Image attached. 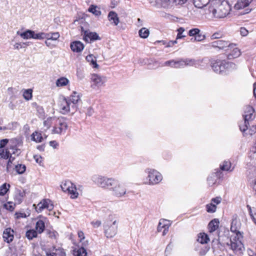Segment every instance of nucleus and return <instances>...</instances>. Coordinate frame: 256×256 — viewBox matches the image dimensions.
<instances>
[{"mask_svg": "<svg viewBox=\"0 0 256 256\" xmlns=\"http://www.w3.org/2000/svg\"><path fill=\"white\" fill-rule=\"evenodd\" d=\"M61 188L64 192H68L72 198H76L78 196V194L77 192L76 186L71 182L65 181L60 185Z\"/></svg>", "mask_w": 256, "mask_h": 256, "instance_id": "8", "label": "nucleus"}, {"mask_svg": "<svg viewBox=\"0 0 256 256\" xmlns=\"http://www.w3.org/2000/svg\"><path fill=\"white\" fill-rule=\"evenodd\" d=\"M15 169L18 174H22L26 171V166L24 164H18L15 166Z\"/></svg>", "mask_w": 256, "mask_h": 256, "instance_id": "37", "label": "nucleus"}, {"mask_svg": "<svg viewBox=\"0 0 256 256\" xmlns=\"http://www.w3.org/2000/svg\"><path fill=\"white\" fill-rule=\"evenodd\" d=\"M158 4H160L162 8L166 9L174 8L173 0H154Z\"/></svg>", "mask_w": 256, "mask_h": 256, "instance_id": "18", "label": "nucleus"}, {"mask_svg": "<svg viewBox=\"0 0 256 256\" xmlns=\"http://www.w3.org/2000/svg\"><path fill=\"white\" fill-rule=\"evenodd\" d=\"M32 90L31 89H28L24 90L23 94V96L25 100H28L32 98Z\"/></svg>", "mask_w": 256, "mask_h": 256, "instance_id": "39", "label": "nucleus"}, {"mask_svg": "<svg viewBox=\"0 0 256 256\" xmlns=\"http://www.w3.org/2000/svg\"><path fill=\"white\" fill-rule=\"evenodd\" d=\"M212 0H193L194 6L198 8H202L206 6L208 4L211 3Z\"/></svg>", "mask_w": 256, "mask_h": 256, "instance_id": "24", "label": "nucleus"}, {"mask_svg": "<svg viewBox=\"0 0 256 256\" xmlns=\"http://www.w3.org/2000/svg\"><path fill=\"white\" fill-rule=\"evenodd\" d=\"M68 125L66 120L64 117L58 118L56 120L54 126L52 130V133L62 134L66 132Z\"/></svg>", "mask_w": 256, "mask_h": 256, "instance_id": "7", "label": "nucleus"}, {"mask_svg": "<svg viewBox=\"0 0 256 256\" xmlns=\"http://www.w3.org/2000/svg\"><path fill=\"white\" fill-rule=\"evenodd\" d=\"M50 40H56L60 38V34L58 32L52 33Z\"/></svg>", "mask_w": 256, "mask_h": 256, "instance_id": "56", "label": "nucleus"}, {"mask_svg": "<svg viewBox=\"0 0 256 256\" xmlns=\"http://www.w3.org/2000/svg\"><path fill=\"white\" fill-rule=\"evenodd\" d=\"M178 34L176 36V40L180 39L183 38H184L186 36L182 35L183 32L184 31V28L182 27H180L177 30Z\"/></svg>", "mask_w": 256, "mask_h": 256, "instance_id": "48", "label": "nucleus"}, {"mask_svg": "<svg viewBox=\"0 0 256 256\" xmlns=\"http://www.w3.org/2000/svg\"><path fill=\"white\" fill-rule=\"evenodd\" d=\"M91 80L93 82L92 86L93 87L94 86L99 87L105 82L106 78L104 77H102L97 74H93L92 76Z\"/></svg>", "mask_w": 256, "mask_h": 256, "instance_id": "14", "label": "nucleus"}, {"mask_svg": "<svg viewBox=\"0 0 256 256\" xmlns=\"http://www.w3.org/2000/svg\"><path fill=\"white\" fill-rule=\"evenodd\" d=\"M220 222L218 218H214L211 220L208 224V228L210 232H212L217 230L219 226Z\"/></svg>", "mask_w": 256, "mask_h": 256, "instance_id": "23", "label": "nucleus"}, {"mask_svg": "<svg viewBox=\"0 0 256 256\" xmlns=\"http://www.w3.org/2000/svg\"><path fill=\"white\" fill-rule=\"evenodd\" d=\"M206 38V36L202 34L200 32L196 34V36L194 38H192L190 39V40L192 42H201L203 40H204Z\"/></svg>", "mask_w": 256, "mask_h": 256, "instance_id": "40", "label": "nucleus"}, {"mask_svg": "<svg viewBox=\"0 0 256 256\" xmlns=\"http://www.w3.org/2000/svg\"><path fill=\"white\" fill-rule=\"evenodd\" d=\"M68 80L66 78L62 77L57 80L56 85L58 86H65L68 84Z\"/></svg>", "mask_w": 256, "mask_h": 256, "instance_id": "34", "label": "nucleus"}, {"mask_svg": "<svg viewBox=\"0 0 256 256\" xmlns=\"http://www.w3.org/2000/svg\"><path fill=\"white\" fill-rule=\"evenodd\" d=\"M32 139L36 142H40L42 141V136L40 133L35 132L32 135Z\"/></svg>", "mask_w": 256, "mask_h": 256, "instance_id": "35", "label": "nucleus"}, {"mask_svg": "<svg viewBox=\"0 0 256 256\" xmlns=\"http://www.w3.org/2000/svg\"><path fill=\"white\" fill-rule=\"evenodd\" d=\"M209 240V238L206 234L200 233L198 234L197 241L200 244H207Z\"/></svg>", "mask_w": 256, "mask_h": 256, "instance_id": "27", "label": "nucleus"}, {"mask_svg": "<svg viewBox=\"0 0 256 256\" xmlns=\"http://www.w3.org/2000/svg\"><path fill=\"white\" fill-rule=\"evenodd\" d=\"M221 198L220 197H216V198H213L212 200V203L216 204H220L221 202Z\"/></svg>", "mask_w": 256, "mask_h": 256, "instance_id": "61", "label": "nucleus"}, {"mask_svg": "<svg viewBox=\"0 0 256 256\" xmlns=\"http://www.w3.org/2000/svg\"><path fill=\"white\" fill-rule=\"evenodd\" d=\"M60 112L63 114H73L78 109V106L71 104L68 100L65 97L62 98L58 104Z\"/></svg>", "mask_w": 256, "mask_h": 256, "instance_id": "5", "label": "nucleus"}, {"mask_svg": "<svg viewBox=\"0 0 256 256\" xmlns=\"http://www.w3.org/2000/svg\"><path fill=\"white\" fill-rule=\"evenodd\" d=\"M108 18L110 22L112 21V23H114L115 26H117L119 22V18L118 14L114 11H110L109 12L108 14Z\"/></svg>", "mask_w": 256, "mask_h": 256, "instance_id": "25", "label": "nucleus"}, {"mask_svg": "<svg viewBox=\"0 0 256 256\" xmlns=\"http://www.w3.org/2000/svg\"><path fill=\"white\" fill-rule=\"evenodd\" d=\"M34 37L32 38L36 40H42L44 39V32H40L38 34H36L34 32Z\"/></svg>", "mask_w": 256, "mask_h": 256, "instance_id": "53", "label": "nucleus"}, {"mask_svg": "<svg viewBox=\"0 0 256 256\" xmlns=\"http://www.w3.org/2000/svg\"><path fill=\"white\" fill-rule=\"evenodd\" d=\"M8 142V140L7 138L0 140V149L3 148Z\"/></svg>", "mask_w": 256, "mask_h": 256, "instance_id": "57", "label": "nucleus"}, {"mask_svg": "<svg viewBox=\"0 0 256 256\" xmlns=\"http://www.w3.org/2000/svg\"><path fill=\"white\" fill-rule=\"evenodd\" d=\"M185 66H194L196 64V60L194 59L186 58L184 59Z\"/></svg>", "mask_w": 256, "mask_h": 256, "instance_id": "44", "label": "nucleus"}, {"mask_svg": "<svg viewBox=\"0 0 256 256\" xmlns=\"http://www.w3.org/2000/svg\"><path fill=\"white\" fill-rule=\"evenodd\" d=\"M210 248L208 246H204L200 248L199 252V254L201 256H204L206 252L208 251Z\"/></svg>", "mask_w": 256, "mask_h": 256, "instance_id": "52", "label": "nucleus"}, {"mask_svg": "<svg viewBox=\"0 0 256 256\" xmlns=\"http://www.w3.org/2000/svg\"><path fill=\"white\" fill-rule=\"evenodd\" d=\"M226 52H228V59L236 58L240 55V50L236 47L235 44H234V47H233L231 50L230 49L229 50Z\"/></svg>", "mask_w": 256, "mask_h": 256, "instance_id": "20", "label": "nucleus"}, {"mask_svg": "<svg viewBox=\"0 0 256 256\" xmlns=\"http://www.w3.org/2000/svg\"><path fill=\"white\" fill-rule=\"evenodd\" d=\"M185 66V63L184 59H180L179 60H176V65H175V68H182Z\"/></svg>", "mask_w": 256, "mask_h": 256, "instance_id": "45", "label": "nucleus"}, {"mask_svg": "<svg viewBox=\"0 0 256 256\" xmlns=\"http://www.w3.org/2000/svg\"><path fill=\"white\" fill-rule=\"evenodd\" d=\"M34 158L37 163L40 164L42 163V158L40 156H34Z\"/></svg>", "mask_w": 256, "mask_h": 256, "instance_id": "63", "label": "nucleus"}, {"mask_svg": "<svg viewBox=\"0 0 256 256\" xmlns=\"http://www.w3.org/2000/svg\"><path fill=\"white\" fill-rule=\"evenodd\" d=\"M223 60H214L211 62V66L216 73L223 74Z\"/></svg>", "mask_w": 256, "mask_h": 256, "instance_id": "13", "label": "nucleus"}, {"mask_svg": "<svg viewBox=\"0 0 256 256\" xmlns=\"http://www.w3.org/2000/svg\"><path fill=\"white\" fill-rule=\"evenodd\" d=\"M49 237L52 238H56L58 234L56 232L53 230V231H50L48 232Z\"/></svg>", "mask_w": 256, "mask_h": 256, "instance_id": "58", "label": "nucleus"}, {"mask_svg": "<svg viewBox=\"0 0 256 256\" xmlns=\"http://www.w3.org/2000/svg\"><path fill=\"white\" fill-rule=\"evenodd\" d=\"M175 65H176V60H168L164 62L163 66H170L172 68H175Z\"/></svg>", "mask_w": 256, "mask_h": 256, "instance_id": "51", "label": "nucleus"}, {"mask_svg": "<svg viewBox=\"0 0 256 256\" xmlns=\"http://www.w3.org/2000/svg\"><path fill=\"white\" fill-rule=\"evenodd\" d=\"M242 239L241 234H237V236H232L230 238V248L236 254H241L244 250V244L242 242Z\"/></svg>", "mask_w": 256, "mask_h": 256, "instance_id": "6", "label": "nucleus"}, {"mask_svg": "<svg viewBox=\"0 0 256 256\" xmlns=\"http://www.w3.org/2000/svg\"><path fill=\"white\" fill-rule=\"evenodd\" d=\"M236 222L233 220L232 222L230 230L232 232H233L236 234L235 236H237V234H240V232L237 230V228L236 226Z\"/></svg>", "mask_w": 256, "mask_h": 256, "instance_id": "46", "label": "nucleus"}, {"mask_svg": "<svg viewBox=\"0 0 256 256\" xmlns=\"http://www.w3.org/2000/svg\"><path fill=\"white\" fill-rule=\"evenodd\" d=\"M100 40V37L95 32H85L84 36V40L88 42H90L92 41Z\"/></svg>", "mask_w": 256, "mask_h": 256, "instance_id": "15", "label": "nucleus"}, {"mask_svg": "<svg viewBox=\"0 0 256 256\" xmlns=\"http://www.w3.org/2000/svg\"><path fill=\"white\" fill-rule=\"evenodd\" d=\"M252 0H238L234 5V8L236 10H240L248 6Z\"/></svg>", "mask_w": 256, "mask_h": 256, "instance_id": "21", "label": "nucleus"}, {"mask_svg": "<svg viewBox=\"0 0 256 256\" xmlns=\"http://www.w3.org/2000/svg\"><path fill=\"white\" fill-rule=\"evenodd\" d=\"M162 16L172 21H176L178 19V18L166 13L163 14Z\"/></svg>", "mask_w": 256, "mask_h": 256, "instance_id": "50", "label": "nucleus"}, {"mask_svg": "<svg viewBox=\"0 0 256 256\" xmlns=\"http://www.w3.org/2000/svg\"><path fill=\"white\" fill-rule=\"evenodd\" d=\"M200 32V30L198 28L191 29L188 32V35L190 36H196V34Z\"/></svg>", "mask_w": 256, "mask_h": 256, "instance_id": "47", "label": "nucleus"}, {"mask_svg": "<svg viewBox=\"0 0 256 256\" xmlns=\"http://www.w3.org/2000/svg\"><path fill=\"white\" fill-rule=\"evenodd\" d=\"M88 11L97 16L101 14V12L97 10L96 7L94 6H91L88 8Z\"/></svg>", "mask_w": 256, "mask_h": 256, "instance_id": "43", "label": "nucleus"}, {"mask_svg": "<svg viewBox=\"0 0 256 256\" xmlns=\"http://www.w3.org/2000/svg\"><path fill=\"white\" fill-rule=\"evenodd\" d=\"M78 236L80 238V242H82L84 240V233L82 231H79L78 232Z\"/></svg>", "mask_w": 256, "mask_h": 256, "instance_id": "62", "label": "nucleus"}, {"mask_svg": "<svg viewBox=\"0 0 256 256\" xmlns=\"http://www.w3.org/2000/svg\"><path fill=\"white\" fill-rule=\"evenodd\" d=\"M70 48L74 52H80L84 50V45L80 41H75L71 43Z\"/></svg>", "mask_w": 256, "mask_h": 256, "instance_id": "19", "label": "nucleus"}, {"mask_svg": "<svg viewBox=\"0 0 256 256\" xmlns=\"http://www.w3.org/2000/svg\"><path fill=\"white\" fill-rule=\"evenodd\" d=\"M138 34L140 38H146L150 34V31L146 28H142L139 30Z\"/></svg>", "mask_w": 256, "mask_h": 256, "instance_id": "32", "label": "nucleus"}, {"mask_svg": "<svg viewBox=\"0 0 256 256\" xmlns=\"http://www.w3.org/2000/svg\"><path fill=\"white\" fill-rule=\"evenodd\" d=\"M222 36V34L221 32H217L214 33L212 36H211V39H218L220 38H221Z\"/></svg>", "mask_w": 256, "mask_h": 256, "instance_id": "55", "label": "nucleus"}, {"mask_svg": "<svg viewBox=\"0 0 256 256\" xmlns=\"http://www.w3.org/2000/svg\"><path fill=\"white\" fill-rule=\"evenodd\" d=\"M92 180L98 186L111 191L112 195L116 197L121 198L126 194L127 190L126 182L120 181L113 178L100 175L93 176Z\"/></svg>", "mask_w": 256, "mask_h": 256, "instance_id": "1", "label": "nucleus"}, {"mask_svg": "<svg viewBox=\"0 0 256 256\" xmlns=\"http://www.w3.org/2000/svg\"><path fill=\"white\" fill-rule=\"evenodd\" d=\"M48 208L51 210L54 208V205L52 204V201L49 199H44L39 202L36 209L38 212H41L44 208Z\"/></svg>", "mask_w": 256, "mask_h": 256, "instance_id": "12", "label": "nucleus"}, {"mask_svg": "<svg viewBox=\"0 0 256 256\" xmlns=\"http://www.w3.org/2000/svg\"><path fill=\"white\" fill-rule=\"evenodd\" d=\"M86 60L90 63L93 68H98V65L96 63V58L92 54H89L86 57Z\"/></svg>", "mask_w": 256, "mask_h": 256, "instance_id": "29", "label": "nucleus"}, {"mask_svg": "<svg viewBox=\"0 0 256 256\" xmlns=\"http://www.w3.org/2000/svg\"><path fill=\"white\" fill-rule=\"evenodd\" d=\"M231 10L228 2L225 0H212L208 10L217 18H225Z\"/></svg>", "mask_w": 256, "mask_h": 256, "instance_id": "2", "label": "nucleus"}, {"mask_svg": "<svg viewBox=\"0 0 256 256\" xmlns=\"http://www.w3.org/2000/svg\"><path fill=\"white\" fill-rule=\"evenodd\" d=\"M29 42H24L22 44H21L20 43H16L14 45V48L16 49H20V48H24L26 46L28 45Z\"/></svg>", "mask_w": 256, "mask_h": 256, "instance_id": "54", "label": "nucleus"}, {"mask_svg": "<svg viewBox=\"0 0 256 256\" xmlns=\"http://www.w3.org/2000/svg\"><path fill=\"white\" fill-rule=\"evenodd\" d=\"M174 8L176 6H182L186 3L188 0H173Z\"/></svg>", "mask_w": 256, "mask_h": 256, "instance_id": "49", "label": "nucleus"}, {"mask_svg": "<svg viewBox=\"0 0 256 256\" xmlns=\"http://www.w3.org/2000/svg\"><path fill=\"white\" fill-rule=\"evenodd\" d=\"M214 170L215 172L210 175L207 178L208 184L210 186H212L215 184H218L220 179L223 176L222 172L219 169H216Z\"/></svg>", "mask_w": 256, "mask_h": 256, "instance_id": "10", "label": "nucleus"}, {"mask_svg": "<svg viewBox=\"0 0 256 256\" xmlns=\"http://www.w3.org/2000/svg\"><path fill=\"white\" fill-rule=\"evenodd\" d=\"M254 110L252 106H246L244 114L243 115L244 121L242 122V124H240L239 125L241 132H244L248 129L250 126L249 122L254 118Z\"/></svg>", "mask_w": 256, "mask_h": 256, "instance_id": "3", "label": "nucleus"}, {"mask_svg": "<svg viewBox=\"0 0 256 256\" xmlns=\"http://www.w3.org/2000/svg\"><path fill=\"white\" fill-rule=\"evenodd\" d=\"M10 187V185L8 184H6V183L0 186V196H4L8 191L9 188Z\"/></svg>", "mask_w": 256, "mask_h": 256, "instance_id": "36", "label": "nucleus"}, {"mask_svg": "<svg viewBox=\"0 0 256 256\" xmlns=\"http://www.w3.org/2000/svg\"><path fill=\"white\" fill-rule=\"evenodd\" d=\"M104 232L108 238L114 237L117 233L118 224L116 220L111 219L109 216L108 220L104 224Z\"/></svg>", "mask_w": 256, "mask_h": 256, "instance_id": "4", "label": "nucleus"}, {"mask_svg": "<svg viewBox=\"0 0 256 256\" xmlns=\"http://www.w3.org/2000/svg\"><path fill=\"white\" fill-rule=\"evenodd\" d=\"M206 211L208 212L212 213L216 212V204L213 203H210V204H208L206 206Z\"/></svg>", "mask_w": 256, "mask_h": 256, "instance_id": "42", "label": "nucleus"}, {"mask_svg": "<svg viewBox=\"0 0 256 256\" xmlns=\"http://www.w3.org/2000/svg\"><path fill=\"white\" fill-rule=\"evenodd\" d=\"M223 74H227V72L236 68V66L235 64L232 62H226L223 60Z\"/></svg>", "mask_w": 256, "mask_h": 256, "instance_id": "17", "label": "nucleus"}, {"mask_svg": "<svg viewBox=\"0 0 256 256\" xmlns=\"http://www.w3.org/2000/svg\"><path fill=\"white\" fill-rule=\"evenodd\" d=\"M248 30L244 28H240V34L243 36H246L248 35Z\"/></svg>", "mask_w": 256, "mask_h": 256, "instance_id": "59", "label": "nucleus"}, {"mask_svg": "<svg viewBox=\"0 0 256 256\" xmlns=\"http://www.w3.org/2000/svg\"><path fill=\"white\" fill-rule=\"evenodd\" d=\"M10 152L7 149H0V164L2 160H8L10 156Z\"/></svg>", "mask_w": 256, "mask_h": 256, "instance_id": "31", "label": "nucleus"}, {"mask_svg": "<svg viewBox=\"0 0 256 256\" xmlns=\"http://www.w3.org/2000/svg\"><path fill=\"white\" fill-rule=\"evenodd\" d=\"M166 222H168V221L166 220H160L157 228V230L158 232H162V229L165 228V226H166L168 224H166Z\"/></svg>", "mask_w": 256, "mask_h": 256, "instance_id": "41", "label": "nucleus"}, {"mask_svg": "<svg viewBox=\"0 0 256 256\" xmlns=\"http://www.w3.org/2000/svg\"><path fill=\"white\" fill-rule=\"evenodd\" d=\"M14 230L10 228H6L3 232V238L4 242L10 243L14 240Z\"/></svg>", "mask_w": 256, "mask_h": 256, "instance_id": "16", "label": "nucleus"}, {"mask_svg": "<svg viewBox=\"0 0 256 256\" xmlns=\"http://www.w3.org/2000/svg\"><path fill=\"white\" fill-rule=\"evenodd\" d=\"M91 224L92 225V226L95 228H97L100 226L102 222L100 220H96V221H92L91 222Z\"/></svg>", "mask_w": 256, "mask_h": 256, "instance_id": "60", "label": "nucleus"}, {"mask_svg": "<svg viewBox=\"0 0 256 256\" xmlns=\"http://www.w3.org/2000/svg\"><path fill=\"white\" fill-rule=\"evenodd\" d=\"M18 34H19L24 39L32 38V37H34L33 34H34V31L28 30L20 34L19 32H18Z\"/></svg>", "mask_w": 256, "mask_h": 256, "instance_id": "28", "label": "nucleus"}, {"mask_svg": "<svg viewBox=\"0 0 256 256\" xmlns=\"http://www.w3.org/2000/svg\"><path fill=\"white\" fill-rule=\"evenodd\" d=\"M36 228L37 232L40 234L42 233L45 229L44 222L42 220H39L36 222Z\"/></svg>", "mask_w": 256, "mask_h": 256, "instance_id": "30", "label": "nucleus"}, {"mask_svg": "<svg viewBox=\"0 0 256 256\" xmlns=\"http://www.w3.org/2000/svg\"><path fill=\"white\" fill-rule=\"evenodd\" d=\"M37 232L34 230H30L26 231V236L29 240H32L34 238L37 236Z\"/></svg>", "mask_w": 256, "mask_h": 256, "instance_id": "33", "label": "nucleus"}, {"mask_svg": "<svg viewBox=\"0 0 256 256\" xmlns=\"http://www.w3.org/2000/svg\"><path fill=\"white\" fill-rule=\"evenodd\" d=\"M212 46L214 48H218L220 49H225L226 51L229 50L234 47V44L229 41L222 40H218L212 42Z\"/></svg>", "mask_w": 256, "mask_h": 256, "instance_id": "11", "label": "nucleus"}, {"mask_svg": "<svg viewBox=\"0 0 256 256\" xmlns=\"http://www.w3.org/2000/svg\"><path fill=\"white\" fill-rule=\"evenodd\" d=\"M73 254L74 256H87L86 250L84 246H80L78 249L73 250Z\"/></svg>", "mask_w": 256, "mask_h": 256, "instance_id": "26", "label": "nucleus"}, {"mask_svg": "<svg viewBox=\"0 0 256 256\" xmlns=\"http://www.w3.org/2000/svg\"><path fill=\"white\" fill-rule=\"evenodd\" d=\"M231 166V163L228 161H224L222 164L220 165V170H222L228 171L230 170Z\"/></svg>", "mask_w": 256, "mask_h": 256, "instance_id": "38", "label": "nucleus"}, {"mask_svg": "<svg viewBox=\"0 0 256 256\" xmlns=\"http://www.w3.org/2000/svg\"><path fill=\"white\" fill-rule=\"evenodd\" d=\"M66 98L68 100L71 104H74L76 106H78L77 103L80 100V95L78 92H74L70 97Z\"/></svg>", "mask_w": 256, "mask_h": 256, "instance_id": "22", "label": "nucleus"}, {"mask_svg": "<svg viewBox=\"0 0 256 256\" xmlns=\"http://www.w3.org/2000/svg\"><path fill=\"white\" fill-rule=\"evenodd\" d=\"M50 145L54 148H56L58 146V144L55 140H52L50 142Z\"/></svg>", "mask_w": 256, "mask_h": 256, "instance_id": "64", "label": "nucleus"}, {"mask_svg": "<svg viewBox=\"0 0 256 256\" xmlns=\"http://www.w3.org/2000/svg\"><path fill=\"white\" fill-rule=\"evenodd\" d=\"M146 172L148 173V178L149 180V184H155L159 183L162 178V174L154 169L147 168Z\"/></svg>", "mask_w": 256, "mask_h": 256, "instance_id": "9", "label": "nucleus"}]
</instances>
